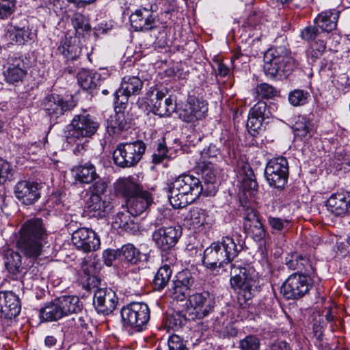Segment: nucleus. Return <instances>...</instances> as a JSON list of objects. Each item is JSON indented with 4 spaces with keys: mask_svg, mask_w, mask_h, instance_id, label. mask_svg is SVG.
Here are the masks:
<instances>
[{
    "mask_svg": "<svg viewBox=\"0 0 350 350\" xmlns=\"http://www.w3.org/2000/svg\"><path fill=\"white\" fill-rule=\"evenodd\" d=\"M48 237L49 234L42 219H28L20 230L17 248L25 256V260H35L42 255L43 248L48 243Z\"/></svg>",
    "mask_w": 350,
    "mask_h": 350,
    "instance_id": "1",
    "label": "nucleus"
},
{
    "mask_svg": "<svg viewBox=\"0 0 350 350\" xmlns=\"http://www.w3.org/2000/svg\"><path fill=\"white\" fill-rule=\"evenodd\" d=\"M240 237L236 233L223 237L221 240L211 243L204 251L203 265L213 270L232 262L243 248L242 241L239 238Z\"/></svg>",
    "mask_w": 350,
    "mask_h": 350,
    "instance_id": "2",
    "label": "nucleus"
},
{
    "mask_svg": "<svg viewBox=\"0 0 350 350\" xmlns=\"http://www.w3.org/2000/svg\"><path fill=\"white\" fill-rule=\"evenodd\" d=\"M167 191L170 204L174 208H181L204 194V185L198 178L183 174L167 184Z\"/></svg>",
    "mask_w": 350,
    "mask_h": 350,
    "instance_id": "3",
    "label": "nucleus"
},
{
    "mask_svg": "<svg viewBox=\"0 0 350 350\" xmlns=\"http://www.w3.org/2000/svg\"><path fill=\"white\" fill-rule=\"evenodd\" d=\"M264 71L270 79L282 80L293 70L295 62L288 50L282 46L269 49L265 54Z\"/></svg>",
    "mask_w": 350,
    "mask_h": 350,
    "instance_id": "4",
    "label": "nucleus"
},
{
    "mask_svg": "<svg viewBox=\"0 0 350 350\" xmlns=\"http://www.w3.org/2000/svg\"><path fill=\"white\" fill-rule=\"evenodd\" d=\"M99 125L95 118L83 111L75 115L70 123L66 126L63 133L64 139L70 146H79L85 138L92 137L98 131Z\"/></svg>",
    "mask_w": 350,
    "mask_h": 350,
    "instance_id": "5",
    "label": "nucleus"
},
{
    "mask_svg": "<svg viewBox=\"0 0 350 350\" xmlns=\"http://www.w3.org/2000/svg\"><path fill=\"white\" fill-rule=\"evenodd\" d=\"M230 268L231 287L246 301L251 299L258 291V282L255 270L238 262L232 263Z\"/></svg>",
    "mask_w": 350,
    "mask_h": 350,
    "instance_id": "6",
    "label": "nucleus"
},
{
    "mask_svg": "<svg viewBox=\"0 0 350 350\" xmlns=\"http://www.w3.org/2000/svg\"><path fill=\"white\" fill-rule=\"evenodd\" d=\"M120 314L122 326L133 332L146 329L150 318L149 307L143 302H132L123 306Z\"/></svg>",
    "mask_w": 350,
    "mask_h": 350,
    "instance_id": "7",
    "label": "nucleus"
},
{
    "mask_svg": "<svg viewBox=\"0 0 350 350\" xmlns=\"http://www.w3.org/2000/svg\"><path fill=\"white\" fill-rule=\"evenodd\" d=\"M167 221V218L159 214L152 223L155 227L152 234V241L159 250L164 252L174 248L182 235L180 226H165Z\"/></svg>",
    "mask_w": 350,
    "mask_h": 350,
    "instance_id": "8",
    "label": "nucleus"
},
{
    "mask_svg": "<svg viewBox=\"0 0 350 350\" xmlns=\"http://www.w3.org/2000/svg\"><path fill=\"white\" fill-rule=\"evenodd\" d=\"M146 148L142 140L120 143L113 153L114 163L124 168L133 167L142 159Z\"/></svg>",
    "mask_w": 350,
    "mask_h": 350,
    "instance_id": "9",
    "label": "nucleus"
},
{
    "mask_svg": "<svg viewBox=\"0 0 350 350\" xmlns=\"http://www.w3.org/2000/svg\"><path fill=\"white\" fill-rule=\"evenodd\" d=\"M312 286L311 279L306 274L290 275L281 287V293L286 299H299L305 296Z\"/></svg>",
    "mask_w": 350,
    "mask_h": 350,
    "instance_id": "10",
    "label": "nucleus"
},
{
    "mask_svg": "<svg viewBox=\"0 0 350 350\" xmlns=\"http://www.w3.org/2000/svg\"><path fill=\"white\" fill-rule=\"evenodd\" d=\"M265 176L270 187L283 189L288 177V163L286 159L280 157L269 160L266 165Z\"/></svg>",
    "mask_w": 350,
    "mask_h": 350,
    "instance_id": "11",
    "label": "nucleus"
},
{
    "mask_svg": "<svg viewBox=\"0 0 350 350\" xmlns=\"http://www.w3.org/2000/svg\"><path fill=\"white\" fill-rule=\"evenodd\" d=\"M92 329L91 322L87 316L76 315L64 323L61 332L63 333L64 338L77 334L83 342L90 344L95 340Z\"/></svg>",
    "mask_w": 350,
    "mask_h": 350,
    "instance_id": "12",
    "label": "nucleus"
},
{
    "mask_svg": "<svg viewBox=\"0 0 350 350\" xmlns=\"http://www.w3.org/2000/svg\"><path fill=\"white\" fill-rule=\"evenodd\" d=\"M208 112L206 101L194 96H189L182 109L178 111L179 118L185 122H194L204 118Z\"/></svg>",
    "mask_w": 350,
    "mask_h": 350,
    "instance_id": "13",
    "label": "nucleus"
},
{
    "mask_svg": "<svg viewBox=\"0 0 350 350\" xmlns=\"http://www.w3.org/2000/svg\"><path fill=\"white\" fill-rule=\"evenodd\" d=\"M42 108L51 121H56L65 112L72 110L75 107L73 100H65L55 94L47 95L42 100Z\"/></svg>",
    "mask_w": 350,
    "mask_h": 350,
    "instance_id": "14",
    "label": "nucleus"
},
{
    "mask_svg": "<svg viewBox=\"0 0 350 350\" xmlns=\"http://www.w3.org/2000/svg\"><path fill=\"white\" fill-rule=\"evenodd\" d=\"M118 299L110 288L100 287L94 291L93 304L98 313L108 315L116 308Z\"/></svg>",
    "mask_w": 350,
    "mask_h": 350,
    "instance_id": "15",
    "label": "nucleus"
},
{
    "mask_svg": "<svg viewBox=\"0 0 350 350\" xmlns=\"http://www.w3.org/2000/svg\"><path fill=\"white\" fill-rule=\"evenodd\" d=\"M189 296L190 305L189 310H191V314L194 315L191 317L193 319H203L213 310L215 301L208 292L204 291Z\"/></svg>",
    "mask_w": 350,
    "mask_h": 350,
    "instance_id": "16",
    "label": "nucleus"
},
{
    "mask_svg": "<svg viewBox=\"0 0 350 350\" xmlns=\"http://www.w3.org/2000/svg\"><path fill=\"white\" fill-rule=\"evenodd\" d=\"M142 87L143 82L139 77H124L120 88L114 93V104L116 107L126 104L129 97L139 94Z\"/></svg>",
    "mask_w": 350,
    "mask_h": 350,
    "instance_id": "17",
    "label": "nucleus"
},
{
    "mask_svg": "<svg viewBox=\"0 0 350 350\" xmlns=\"http://www.w3.org/2000/svg\"><path fill=\"white\" fill-rule=\"evenodd\" d=\"M72 241L79 250L84 252L97 250L100 241L98 236L91 229L81 228L72 234Z\"/></svg>",
    "mask_w": 350,
    "mask_h": 350,
    "instance_id": "18",
    "label": "nucleus"
},
{
    "mask_svg": "<svg viewBox=\"0 0 350 350\" xmlns=\"http://www.w3.org/2000/svg\"><path fill=\"white\" fill-rule=\"evenodd\" d=\"M42 187L41 184L35 181L21 180L14 187V194L23 204L30 205L40 198Z\"/></svg>",
    "mask_w": 350,
    "mask_h": 350,
    "instance_id": "19",
    "label": "nucleus"
},
{
    "mask_svg": "<svg viewBox=\"0 0 350 350\" xmlns=\"http://www.w3.org/2000/svg\"><path fill=\"white\" fill-rule=\"evenodd\" d=\"M5 81L13 85L23 81L27 74V66L21 57H10L3 66Z\"/></svg>",
    "mask_w": 350,
    "mask_h": 350,
    "instance_id": "20",
    "label": "nucleus"
},
{
    "mask_svg": "<svg viewBox=\"0 0 350 350\" xmlns=\"http://www.w3.org/2000/svg\"><path fill=\"white\" fill-rule=\"evenodd\" d=\"M194 278L188 270L178 272L169 289L170 296L177 300H183L189 295L190 289L193 285Z\"/></svg>",
    "mask_w": 350,
    "mask_h": 350,
    "instance_id": "21",
    "label": "nucleus"
},
{
    "mask_svg": "<svg viewBox=\"0 0 350 350\" xmlns=\"http://www.w3.org/2000/svg\"><path fill=\"white\" fill-rule=\"evenodd\" d=\"M198 170L202 176L204 185V195L211 196L215 193V184L217 180L218 170L211 161H200Z\"/></svg>",
    "mask_w": 350,
    "mask_h": 350,
    "instance_id": "22",
    "label": "nucleus"
},
{
    "mask_svg": "<svg viewBox=\"0 0 350 350\" xmlns=\"http://www.w3.org/2000/svg\"><path fill=\"white\" fill-rule=\"evenodd\" d=\"M18 297L10 291H0L1 316L8 319L17 317L21 312Z\"/></svg>",
    "mask_w": 350,
    "mask_h": 350,
    "instance_id": "23",
    "label": "nucleus"
},
{
    "mask_svg": "<svg viewBox=\"0 0 350 350\" xmlns=\"http://www.w3.org/2000/svg\"><path fill=\"white\" fill-rule=\"evenodd\" d=\"M156 14L151 10L142 8L137 10L130 16V22L135 31H148L156 26Z\"/></svg>",
    "mask_w": 350,
    "mask_h": 350,
    "instance_id": "24",
    "label": "nucleus"
},
{
    "mask_svg": "<svg viewBox=\"0 0 350 350\" xmlns=\"http://www.w3.org/2000/svg\"><path fill=\"white\" fill-rule=\"evenodd\" d=\"M3 261L8 272L16 279L25 274L29 267L25 260L23 261L21 254L12 249L4 251Z\"/></svg>",
    "mask_w": 350,
    "mask_h": 350,
    "instance_id": "25",
    "label": "nucleus"
},
{
    "mask_svg": "<svg viewBox=\"0 0 350 350\" xmlns=\"http://www.w3.org/2000/svg\"><path fill=\"white\" fill-rule=\"evenodd\" d=\"M165 94L161 91H157L155 94L152 93L148 105H151L152 111L159 116H169L175 111L176 105L171 98L164 99Z\"/></svg>",
    "mask_w": 350,
    "mask_h": 350,
    "instance_id": "26",
    "label": "nucleus"
},
{
    "mask_svg": "<svg viewBox=\"0 0 350 350\" xmlns=\"http://www.w3.org/2000/svg\"><path fill=\"white\" fill-rule=\"evenodd\" d=\"M327 210L336 216H343L350 212V193L340 192L333 193L327 200Z\"/></svg>",
    "mask_w": 350,
    "mask_h": 350,
    "instance_id": "27",
    "label": "nucleus"
},
{
    "mask_svg": "<svg viewBox=\"0 0 350 350\" xmlns=\"http://www.w3.org/2000/svg\"><path fill=\"white\" fill-rule=\"evenodd\" d=\"M239 178L240 189L245 195L248 193L250 196H254L257 192L258 185L254 171L249 163H244L241 165L239 171Z\"/></svg>",
    "mask_w": 350,
    "mask_h": 350,
    "instance_id": "28",
    "label": "nucleus"
},
{
    "mask_svg": "<svg viewBox=\"0 0 350 350\" xmlns=\"http://www.w3.org/2000/svg\"><path fill=\"white\" fill-rule=\"evenodd\" d=\"M152 203V198L151 194L143 190L126 200L127 208L132 216L141 215Z\"/></svg>",
    "mask_w": 350,
    "mask_h": 350,
    "instance_id": "29",
    "label": "nucleus"
},
{
    "mask_svg": "<svg viewBox=\"0 0 350 350\" xmlns=\"http://www.w3.org/2000/svg\"><path fill=\"white\" fill-rule=\"evenodd\" d=\"M185 221L191 226L197 228L201 226H211L213 223V218L209 211L200 207H192L185 216Z\"/></svg>",
    "mask_w": 350,
    "mask_h": 350,
    "instance_id": "30",
    "label": "nucleus"
},
{
    "mask_svg": "<svg viewBox=\"0 0 350 350\" xmlns=\"http://www.w3.org/2000/svg\"><path fill=\"white\" fill-rule=\"evenodd\" d=\"M71 171L75 180L81 184H90L98 178L95 166L90 162L75 165Z\"/></svg>",
    "mask_w": 350,
    "mask_h": 350,
    "instance_id": "31",
    "label": "nucleus"
},
{
    "mask_svg": "<svg viewBox=\"0 0 350 350\" xmlns=\"http://www.w3.org/2000/svg\"><path fill=\"white\" fill-rule=\"evenodd\" d=\"M81 268L83 274L81 276V282L85 289L91 291L103 287L100 280L96 275V265L94 261L83 263Z\"/></svg>",
    "mask_w": 350,
    "mask_h": 350,
    "instance_id": "32",
    "label": "nucleus"
},
{
    "mask_svg": "<svg viewBox=\"0 0 350 350\" xmlns=\"http://www.w3.org/2000/svg\"><path fill=\"white\" fill-rule=\"evenodd\" d=\"M244 228L256 241H260L265 237V230L256 215L251 211L245 218Z\"/></svg>",
    "mask_w": 350,
    "mask_h": 350,
    "instance_id": "33",
    "label": "nucleus"
},
{
    "mask_svg": "<svg viewBox=\"0 0 350 350\" xmlns=\"http://www.w3.org/2000/svg\"><path fill=\"white\" fill-rule=\"evenodd\" d=\"M338 17L339 12L337 10L322 12L314 19V24L323 33H328L336 29Z\"/></svg>",
    "mask_w": 350,
    "mask_h": 350,
    "instance_id": "34",
    "label": "nucleus"
},
{
    "mask_svg": "<svg viewBox=\"0 0 350 350\" xmlns=\"http://www.w3.org/2000/svg\"><path fill=\"white\" fill-rule=\"evenodd\" d=\"M86 204L89 213L96 217H105L111 208L109 203L103 200L100 196L90 195Z\"/></svg>",
    "mask_w": 350,
    "mask_h": 350,
    "instance_id": "35",
    "label": "nucleus"
},
{
    "mask_svg": "<svg viewBox=\"0 0 350 350\" xmlns=\"http://www.w3.org/2000/svg\"><path fill=\"white\" fill-rule=\"evenodd\" d=\"M5 36L11 41L22 44L29 40H33L35 38V33L28 27H20L16 25H12L8 29Z\"/></svg>",
    "mask_w": 350,
    "mask_h": 350,
    "instance_id": "36",
    "label": "nucleus"
},
{
    "mask_svg": "<svg viewBox=\"0 0 350 350\" xmlns=\"http://www.w3.org/2000/svg\"><path fill=\"white\" fill-rule=\"evenodd\" d=\"M116 189L126 200L142 191L139 185L134 181L133 178L130 177L119 179L116 183Z\"/></svg>",
    "mask_w": 350,
    "mask_h": 350,
    "instance_id": "37",
    "label": "nucleus"
},
{
    "mask_svg": "<svg viewBox=\"0 0 350 350\" xmlns=\"http://www.w3.org/2000/svg\"><path fill=\"white\" fill-rule=\"evenodd\" d=\"M62 310L58 299H55L40 310L39 317L43 321H57L64 317Z\"/></svg>",
    "mask_w": 350,
    "mask_h": 350,
    "instance_id": "38",
    "label": "nucleus"
},
{
    "mask_svg": "<svg viewBox=\"0 0 350 350\" xmlns=\"http://www.w3.org/2000/svg\"><path fill=\"white\" fill-rule=\"evenodd\" d=\"M64 316L78 313L82 310L83 304L77 296H62L57 298Z\"/></svg>",
    "mask_w": 350,
    "mask_h": 350,
    "instance_id": "39",
    "label": "nucleus"
},
{
    "mask_svg": "<svg viewBox=\"0 0 350 350\" xmlns=\"http://www.w3.org/2000/svg\"><path fill=\"white\" fill-rule=\"evenodd\" d=\"M57 50L68 60L76 59L79 57L81 52V49L75 43V40L72 41L71 38L62 40Z\"/></svg>",
    "mask_w": 350,
    "mask_h": 350,
    "instance_id": "40",
    "label": "nucleus"
},
{
    "mask_svg": "<svg viewBox=\"0 0 350 350\" xmlns=\"http://www.w3.org/2000/svg\"><path fill=\"white\" fill-rule=\"evenodd\" d=\"M130 213L129 210L125 212L118 213L114 218V224L118 226V228H122L123 230L131 232L135 231L137 228V224L134 221V217Z\"/></svg>",
    "mask_w": 350,
    "mask_h": 350,
    "instance_id": "41",
    "label": "nucleus"
},
{
    "mask_svg": "<svg viewBox=\"0 0 350 350\" xmlns=\"http://www.w3.org/2000/svg\"><path fill=\"white\" fill-rule=\"evenodd\" d=\"M172 271L170 265L163 264L157 271L153 280L154 288L157 291L163 289L168 284Z\"/></svg>",
    "mask_w": 350,
    "mask_h": 350,
    "instance_id": "42",
    "label": "nucleus"
},
{
    "mask_svg": "<svg viewBox=\"0 0 350 350\" xmlns=\"http://www.w3.org/2000/svg\"><path fill=\"white\" fill-rule=\"evenodd\" d=\"M294 134L300 138L312 136V124L306 116H299L293 126Z\"/></svg>",
    "mask_w": 350,
    "mask_h": 350,
    "instance_id": "43",
    "label": "nucleus"
},
{
    "mask_svg": "<svg viewBox=\"0 0 350 350\" xmlns=\"http://www.w3.org/2000/svg\"><path fill=\"white\" fill-rule=\"evenodd\" d=\"M310 93L304 90L295 89L288 93V100L293 107L303 106L308 103Z\"/></svg>",
    "mask_w": 350,
    "mask_h": 350,
    "instance_id": "44",
    "label": "nucleus"
},
{
    "mask_svg": "<svg viewBox=\"0 0 350 350\" xmlns=\"http://www.w3.org/2000/svg\"><path fill=\"white\" fill-rule=\"evenodd\" d=\"M119 252L125 260L131 264H137L141 260L142 254L133 244L124 245Z\"/></svg>",
    "mask_w": 350,
    "mask_h": 350,
    "instance_id": "45",
    "label": "nucleus"
},
{
    "mask_svg": "<svg viewBox=\"0 0 350 350\" xmlns=\"http://www.w3.org/2000/svg\"><path fill=\"white\" fill-rule=\"evenodd\" d=\"M71 22L77 33L82 34L91 30L88 19L82 14L75 13L71 18Z\"/></svg>",
    "mask_w": 350,
    "mask_h": 350,
    "instance_id": "46",
    "label": "nucleus"
},
{
    "mask_svg": "<svg viewBox=\"0 0 350 350\" xmlns=\"http://www.w3.org/2000/svg\"><path fill=\"white\" fill-rule=\"evenodd\" d=\"M78 83L85 90H90L96 86L95 76L88 70H83L78 73Z\"/></svg>",
    "mask_w": 350,
    "mask_h": 350,
    "instance_id": "47",
    "label": "nucleus"
},
{
    "mask_svg": "<svg viewBox=\"0 0 350 350\" xmlns=\"http://www.w3.org/2000/svg\"><path fill=\"white\" fill-rule=\"evenodd\" d=\"M239 348L240 350H260V340L255 335H248L239 341Z\"/></svg>",
    "mask_w": 350,
    "mask_h": 350,
    "instance_id": "48",
    "label": "nucleus"
},
{
    "mask_svg": "<svg viewBox=\"0 0 350 350\" xmlns=\"http://www.w3.org/2000/svg\"><path fill=\"white\" fill-rule=\"evenodd\" d=\"M264 119L249 113L247 128L252 135H256L262 130Z\"/></svg>",
    "mask_w": 350,
    "mask_h": 350,
    "instance_id": "49",
    "label": "nucleus"
},
{
    "mask_svg": "<svg viewBox=\"0 0 350 350\" xmlns=\"http://www.w3.org/2000/svg\"><path fill=\"white\" fill-rule=\"evenodd\" d=\"M168 149L166 146L165 139L158 144L157 148L152 156V161L154 164L158 165L163 161L164 159L169 158L167 154Z\"/></svg>",
    "mask_w": 350,
    "mask_h": 350,
    "instance_id": "50",
    "label": "nucleus"
},
{
    "mask_svg": "<svg viewBox=\"0 0 350 350\" xmlns=\"http://www.w3.org/2000/svg\"><path fill=\"white\" fill-rule=\"evenodd\" d=\"M16 0H0V19H5L15 11Z\"/></svg>",
    "mask_w": 350,
    "mask_h": 350,
    "instance_id": "51",
    "label": "nucleus"
},
{
    "mask_svg": "<svg viewBox=\"0 0 350 350\" xmlns=\"http://www.w3.org/2000/svg\"><path fill=\"white\" fill-rule=\"evenodd\" d=\"M286 265L290 269H300L302 270L306 265H310L308 260L301 256H293L291 259L286 260Z\"/></svg>",
    "mask_w": 350,
    "mask_h": 350,
    "instance_id": "52",
    "label": "nucleus"
},
{
    "mask_svg": "<svg viewBox=\"0 0 350 350\" xmlns=\"http://www.w3.org/2000/svg\"><path fill=\"white\" fill-rule=\"evenodd\" d=\"M256 92L262 98H271L276 95V90L272 85L264 83L256 86Z\"/></svg>",
    "mask_w": 350,
    "mask_h": 350,
    "instance_id": "53",
    "label": "nucleus"
},
{
    "mask_svg": "<svg viewBox=\"0 0 350 350\" xmlns=\"http://www.w3.org/2000/svg\"><path fill=\"white\" fill-rule=\"evenodd\" d=\"M267 222L270 226L273 232H280L288 226L289 220L282 219L276 217L269 216L267 217Z\"/></svg>",
    "mask_w": 350,
    "mask_h": 350,
    "instance_id": "54",
    "label": "nucleus"
},
{
    "mask_svg": "<svg viewBox=\"0 0 350 350\" xmlns=\"http://www.w3.org/2000/svg\"><path fill=\"white\" fill-rule=\"evenodd\" d=\"M323 32L319 31V28L315 25L305 27L301 32V37L306 41H312L318 38H321Z\"/></svg>",
    "mask_w": 350,
    "mask_h": 350,
    "instance_id": "55",
    "label": "nucleus"
},
{
    "mask_svg": "<svg viewBox=\"0 0 350 350\" xmlns=\"http://www.w3.org/2000/svg\"><path fill=\"white\" fill-rule=\"evenodd\" d=\"M12 176L13 169L11 165L3 159H0V185L12 178Z\"/></svg>",
    "mask_w": 350,
    "mask_h": 350,
    "instance_id": "56",
    "label": "nucleus"
},
{
    "mask_svg": "<svg viewBox=\"0 0 350 350\" xmlns=\"http://www.w3.org/2000/svg\"><path fill=\"white\" fill-rule=\"evenodd\" d=\"M124 125V121L120 120L119 116L116 115L108 121L107 127V131L109 135L119 134L123 129Z\"/></svg>",
    "mask_w": 350,
    "mask_h": 350,
    "instance_id": "57",
    "label": "nucleus"
},
{
    "mask_svg": "<svg viewBox=\"0 0 350 350\" xmlns=\"http://www.w3.org/2000/svg\"><path fill=\"white\" fill-rule=\"evenodd\" d=\"M250 113L254 116L265 119L269 117V111L267 109V103L262 100L258 101L250 110Z\"/></svg>",
    "mask_w": 350,
    "mask_h": 350,
    "instance_id": "58",
    "label": "nucleus"
},
{
    "mask_svg": "<svg viewBox=\"0 0 350 350\" xmlns=\"http://www.w3.org/2000/svg\"><path fill=\"white\" fill-rule=\"evenodd\" d=\"M94 183L90 187L91 195L100 196L104 194L107 189V183L103 179L98 178L94 180Z\"/></svg>",
    "mask_w": 350,
    "mask_h": 350,
    "instance_id": "59",
    "label": "nucleus"
},
{
    "mask_svg": "<svg viewBox=\"0 0 350 350\" xmlns=\"http://www.w3.org/2000/svg\"><path fill=\"white\" fill-rule=\"evenodd\" d=\"M170 350H188L182 338L178 335L173 334L168 339Z\"/></svg>",
    "mask_w": 350,
    "mask_h": 350,
    "instance_id": "60",
    "label": "nucleus"
},
{
    "mask_svg": "<svg viewBox=\"0 0 350 350\" xmlns=\"http://www.w3.org/2000/svg\"><path fill=\"white\" fill-rule=\"evenodd\" d=\"M260 12H252L245 18L243 25L246 27L256 29L257 27H260Z\"/></svg>",
    "mask_w": 350,
    "mask_h": 350,
    "instance_id": "61",
    "label": "nucleus"
},
{
    "mask_svg": "<svg viewBox=\"0 0 350 350\" xmlns=\"http://www.w3.org/2000/svg\"><path fill=\"white\" fill-rule=\"evenodd\" d=\"M219 154V149L215 145L211 144L208 147L204 148L201 152L202 160L206 161V159H213Z\"/></svg>",
    "mask_w": 350,
    "mask_h": 350,
    "instance_id": "62",
    "label": "nucleus"
},
{
    "mask_svg": "<svg viewBox=\"0 0 350 350\" xmlns=\"http://www.w3.org/2000/svg\"><path fill=\"white\" fill-rule=\"evenodd\" d=\"M326 49L325 44L323 40L321 39L319 40V42H316L312 44L311 46V55L314 59H317L320 56L323 55Z\"/></svg>",
    "mask_w": 350,
    "mask_h": 350,
    "instance_id": "63",
    "label": "nucleus"
},
{
    "mask_svg": "<svg viewBox=\"0 0 350 350\" xmlns=\"http://www.w3.org/2000/svg\"><path fill=\"white\" fill-rule=\"evenodd\" d=\"M268 350H291V347L286 341L275 340L270 345Z\"/></svg>",
    "mask_w": 350,
    "mask_h": 350,
    "instance_id": "64",
    "label": "nucleus"
}]
</instances>
